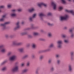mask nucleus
I'll return each instance as SVG.
<instances>
[{
    "label": "nucleus",
    "instance_id": "7ed1b4c3",
    "mask_svg": "<svg viewBox=\"0 0 74 74\" xmlns=\"http://www.w3.org/2000/svg\"><path fill=\"white\" fill-rule=\"evenodd\" d=\"M0 49H1V52H2V53L5 52V51H6V50L4 48L3 45L0 46Z\"/></svg>",
    "mask_w": 74,
    "mask_h": 74
},
{
    "label": "nucleus",
    "instance_id": "3c124183",
    "mask_svg": "<svg viewBox=\"0 0 74 74\" xmlns=\"http://www.w3.org/2000/svg\"><path fill=\"white\" fill-rule=\"evenodd\" d=\"M31 37V36L30 35L29 36V37Z\"/></svg>",
    "mask_w": 74,
    "mask_h": 74
},
{
    "label": "nucleus",
    "instance_id": "58836bf2",
    "mask_svg": "<svg viewBox=\"0 0 74 74\" xmlns=\"http://www.w3.org/2000/svg\"><path fill=\"white\" fill-rule=\"evenodd\" d=\"M71 37H74V34H73V33L71 34Z\"/></svg>",
    "mask_w": 74,
    "mask_h": 74
},
{
    "label": "nucleus",
    "instance_id": "79ce46f5",
    "mask_svg": "<svg viewBox=\"0 0 74 74\" xmlns=\"http://www.w3.org/2000/svg\"><path fill=\"white\" fill-rule=\"evenodd\" d=\"M12 12H15V10H12Z\"/></svg>",
    "mask_w": 74,
    "mask_h": 74
},
{
    "label": "nucleus",
    "instance_id": "37998d69",
    "mask_svg": "<svg viewBox=\"0 0 74 74\" xmlns=\"http://www.w3.org/2000/svg\"><path fill=\"white\" fill-rule=\"evenodd\" d=\"M24 65H25V64H24V63H22V64H21V66H24Z\"/></svg>",
    "mask_w": 74,
    "mask_h": 74
},
{
    "label": "nucleus",
    "instance_id": "09e8293b",
    "mask_svg": "<svg viewBox=\"0 0 74 74\" xmlns=\"http://www.w3.org/2000/svg\"><path fill=\"white\" fill-rule=\"evenodd\" d=\"M64 29H67V27H64Z\"/></svg>",
    "mask_w": 74,
    "mask_h": 74
},
{
    "label": "nucleus",
    "instance_id": "cd10ccee",
    "mask_svg": "<svg viewBox=\"0 0 74 74\" xmlns=\"http://www.w3.org/2000/svg\"><path fill=\"white\" fill-rule=\"evenodd\" d=\"M28 58V55H25L24 57V58Z\"/></svg>",
    "mask_w": 74,
    "mask_h": 74
},
{
    "label": "nucleus",
    "instance_id": "393cba45",
    "mask_svg": "<svg viewBox=\"0 0 74 74\" xmlns=\"http://www.w3.org/2000/svg\"><path fill=\"white\" fill-rule=\"evenodd\" d=\"M27 33L26 32L22 33H21V35H25V34H26Z\"/></svg>",
    "mask_w": 74,
    "mask_h": 74
},
{
    "label": "nucleus",
    "instance_id": "49530a36",
    "mask_svg": "<svg viewBox=\"0 0 74 74\" xmlns=\"http://www.w3.org/2000/svg\"><path fill=\"white\" fill-rule=\"evenodd\" d=\"M59 55H57L56 56V57H57V58H58V57H59Z\"/></svg>",
    "mask_w": 74,
    "mask_h": 74
},
{
    "label": "nucleus",
    "instance_id": "412c9836",
    "mask_svg": "<svg viewBox=\"0 0 74 74\" xmlns=\"http://www.w3.org/2000/svg\"><path fill=\"white\" fill-rule=\"evenodd\" d=\"M11 16H16V14H11Z\"/></svg>",
    "mask_w": 74,
    "mask_h": 74
},
{
    "label": "nucleus",
    "instance_id": "f3484780",
    "mask_svg": "<svg viewBox=\"0 0 74 74\" xmlns=\"http://www.w3.org/2000/svg\"><path fill=\"white\" fill-rule=\"evenodd\" d=\"M69 71H71L72 70V68H71V66L70 65L69 66Z\"/></svg>",
    "mask_w": 74,
    "mask_h": 74
},
{
    "label": "nucleus",
    "instance_id": "c9c22d12",
    "mask_svg": "<svg viewBox=\"0 0 74 74\" xmlns=\"http://www.w3.org/2000/svg\"><path fill=\"white\" fill-rule=\"evenodd\" d=\"M51 62H52V60H49V63H51Z\"/></svg>",
    "mask_w": 74,
    "mask_h": 74
},
{
    "label": "nucleus",
    "instance_id": "b1692460",
    "mask_svg": "<svg viewBox=\"0 0 74 74\" xmlns=\"http://www.w3.org/2000/svg\"><path fill=\"white\" fill-rule=\"evenodd\" d=\"M61 1H62V3L63 4H65L66 3V1L64 0H61Z\"/></svg>",
    "mask_w": 74,
    "mask_h": 74
},
{
    "label": "nucleus",
    "instance_id": "dca6fc26",
    "mask_svg": "<svg viewBox=\"0 0 74 74\" xmlns=\"http://www.w3.org/2000/svg\"><path fill=\"white\" fill-rule=\"evenodd\" d=\"M23 49H24L23 48H21L19 49V51L20 52H23Z\"/></svg>",
    "mask_w": 74,
    "mask_h": 74
},
{
    "label": "nucleus",
    "instance_id": "f03ea898",
    "mask_svg": "<svg viewBox=\"0 0 74 74\" xmlns=\"http://www.w3.org/2000/svg\"><path fill=\"white\" fill-rule=\"evenodd\" d=\"M10 23L9 22H6L4 24H1L0 25L1 26H3V29H5L6 28V27H5V26H6V25L7 24H9Z\"/></svg>",
    "mask_w": 74,
    "mask_h": 74
},
{
    "label": "nucleus",
    "instance_id": "4be33fe9",
    "mask_svg": "<svg viewBox=\"0 0 74 74\" xmlns=\"http://www.w3.org/2000/svg\"><path fill=\"white\" fill-rule=\"evenodd\" d=\"M34 36H37L38 35V33L37 32H34Z\"/></svg>",
    "mask_w": 74,
    "mask_h": 74
},
{
    "label": "nucleus",
    "instance_id": "f257e3e1",
    "mask_svg": "<svg viewBox=\"0 0 74 74\" xmlns=\"http://www.w3.org/2000/svg\"><path fill=\"white\" fill-rule=\"evenodd\" d=\"M62 40H59L57 42L58 47L60 48H62Z\"/></svg>",
    "mask_w": 74,
    "mask_h": 74
},
{
    "label": "nucleus",
    "instance_id": "f8f14e48",
    "mask_svg": "<svg viewBox=\"0 0 74 74\" xmlns=\"http://www.w3.org/2000/svg\"><path fill=\"white\" fill-rule=\"evenodd\" d=\"M36 14H34L33 15L32 18H29V20L30 21H32V19H33V18H35L36 17Z\"/></svg>",
    "mask_w": 74,
    "mask_h": 74
},
{
    "label": "nucleus",
    "instance_id": "aec40b11",
    "mask_svg": "<svg viewBox=\"0 0 74 74\" xmlns=\"http://www.w3.org/2000/svg\"><path fill=\"white\" fill-rule=\"evenodd\" d=\"M27 69H24L23 71V73H26V72H27Z\"/></svg>",
    "mask_w": 74,
    "mask_h": 74
},
{
    "label": "nucleus",
    "instance_id": "a18cd8bd",
    "mask_svg": "<svg viewBox=\"0 0 74 74\" xmlns=\"http://www.w3.org/2000/svg\"><path fill=\"white\" fill-rule=\"evenodd\" d=\"M53 68H52L51 69V71H53Z\"/></svg>",
    "mask_w": 74,
    "mask_h": 74
},
{
    "label": "nucleus",
    "instance_id": "c03bdc74",
    "mask_svg": "<svg viewBox=\"0 0 74 74\" xmlns=\"http://www.w3.org/2000/svg\"><path fill=\"white\" fill-rule=\"evenodd\" d=\"M21 10H22L21 9H18V11H19V12L21 11Z\"/></svg>",
    "mask_w": 74,
    "mask_h": 74
},
{
    "label": "nucleus",
    "instance_id": "72a5a7b5",
    "mask_svg": "<svg viewBox=\"0 0 74 74\" xmlns=\"http://www.w3.org/2000/svg\"><path fill=\"white\" fill-rule=\"evenodd\" d=\"M11 7V5H8V8H10Z\"/></svg>",
    "mask_w": 74,
    "mask_h": 74
},
{
    "label": "nucleus",
    "instance_id": "ea45409f",
    "mask_svg": "<svg viewBox=\"0 0 74 74\" xmlns=\"http://www.w3.org/2000/svg\"><path fill=\"white\" fill-rule=\"evenodd\" d=\"M52 15V14L51 13H49L48 14V15Z\"/></svg>",
    "mask_w": 74,
    "mask_h": 74
},
{
    "label": "nucleus",
    "instance_id": "473e14b6",
    "mask_svg": "<svg viewBox=\"0 0 74 74\" xmlns=\"http://www.w3.org/2000/svg\"><path fill=\"white\" fill-rule=\"evenodd\" d=\"M62 37L63 38H65L66 37V36L65 35H62Z\"/></svg>",
    "mask_w": 74,
    "mask_h": 74
},
{
    "label": "nucleus",
    "instance_id": "a19ab883",
    "mask_svg": "<svg viewBox=\"0 0 74 74\" xmlns=\"http://www.w3.org/2000/svg\"><path fill=\"white\" fill-rule=\"evenodd\" d=\"M73 31L72 29H71L69 30L70 32H72Z\"/></svg>",
    "mask_w": 74,
    "mask_h": 74
},
{
    "label": "nucleus",
    "instance_id": "9d476101",
    "mask_svg": "<svg viewBox=\"0 0 74 74\" xmlns=\"http://www.w3.org/2000/svg\"><path fill=\"white\" fill-rule=\"evenodd\" d=\"M21 43H17L16 42H14L13 43V45H21Z\"/></svg>",
    "mask_w": 74,
    "mask_h": 74
},
{
    "label": "nucleus",
    "instance_id": "0eeeda50",
    "mask_svg": "<svg viewBox=\"0 0 74 74\" xmlns=\"http://www.w3.org/2000/svg\"><path fill=\"white\" fill-rule=\"evenodd\" d=\"M51 5L53 6V9L54 10H55L56 8V3H55V2H52L51 3Z\"/></svg>",
    "mask_w": 74,
    "mask_h": 74
},
{
    "label": "nucleus",
    "instance_id": "5701e85b",
    "mask_svg": "<svg viewBox=\"0 0 74 74\" xmlns=\"http://www.w3.org/2000/svg\"><path fill=\"white\" fill-rule=\"evenodd\" d=\"M48 36H49V37H51V36H52V34H51V33H49L48 34Z\"/></svg>",
    "mask_w": 74,
    "mask_h": 74
},
{
    "label": "nucleus",
    "instance_id": "2f4dec72",
    "mask_svg": "<svg viewBox=\"0 0 74 74\" xmlns=\"http://www.w3.org/2000/svg\"><path fill=\"white\" fill-rule=\"evenodd\" d=\"M62 9H63V8L62 7H59V9L60 10H62Z\"/></svg>",
    "mask_w": 74,
    "mask_h": 74
},
{
    "label": "nucleus",
    "instance_id": "c85d7f7f",
    "mask_svg": "<svg viewBox=\"0 0 74 74\" xmlns=\"http://www.w3.org/2000/svg\"><path fill=\"white\" fill-rule=\"evenodd\" d=\"M12 53V52H10L8 53V56H9V55H11V54Z\"/></svg>",
    "mask_w": 74,
    "mask_h": 74
},
{
    "label": "nucleus",
    "instance_id": "bb28decb",
    "mask_svg": "<svg viewBox=\"0 0 74 74\" xmlns=\"http://www.w3.org/2000/svg\"><path fill=\"white\" fill-rule=\"evenodd\" d=\"M6 70V67H5L3 68L2 69V71H4V70Z\"/></svg>",
    "mask_w": 74,
    "mask_h": 74
},
{
    "label": "nucleus",
    "instance_id": "f704fd0d",
    "mask_svg": "<svg viewBox=\"0 0 74 74\" xmlns=\"http://www.w3.org/2000/svg\"><path fill=\"white\" fill-rule=\"evenodd\" d=\"M64 42L65 43H67L68 42V40H64Z\"/></svg>",
    "mask_w": 74,
    "mask_h": 74
},
{
    "label": "nucleus",
    "instance_id": "7c9ffc66",
    "mask_svg": "<svg viewBox=\"0 0 74 74\" xmlns=\"http://www.w3.org/2000/svg\"><path fill=\"white\" fill-rule=\"evenodd\" d=\"M60 62V60H57V64H59Z\"/></svg>",
    "mask_w": 74,
    "mask_h": 74
},
{
    "label": "nucleus",
    "instance_id": "8fccbe9b",
    "mask_svg": "<svg viewBox=\"0 0 74 74\" xmlns=\"http://www.w3.org/2000/svg\"><path fill=\"white\" fill-rule=\"evenodd\" d=\"M24 23V22H22V24H23V23Z\"/></svg>",
    "mask_w": 74,
    "mask_h": 74
},
{
    "label": "nucleus",
    "instance_id": "6e6d98bb",
    "mask_svg": "<svg viewBox=\"0 0 74 74\" xmlns=\"http://www.w3.org/2000/svg\"><path fill=\"white\" fill-rule=\"evenodd\" d=\"M36 73H37V71H36Z\"/></svg>",
    "mask_w": 74,
    "mask_h": 74
},
{
    "label": "nucleus",
    "instance_id": "6ab92c4d",
    "mask_svg": "<svg viewBox=\"0 0 74 74\" xmlns=\"http://www.w3.org/2000/svg\"><path fill=\"white\" fill-rule=\"evenodd\" d=\"M71 58L73 56V55H74V52H72L71 53Z\"/></svg>",
    "mask_w": 74,
    "mask_h": 74
},
{
    "label": "nucleus",
    "instance_id": "20e7f679",
    "mask_svg": "<svg viewBox=\"0 0 74 74\" xmlns=\"http://www.w3.org/2000/svg\"><path fill=\"white\" fill-rule=\"evenodd\" d=\"M60 18L61 21H63V20H66L67 19V18H68V16H67V15H66L64 17H61Z\"/></svg>",
    "mask_w": 74,
    "mask_h": 74
},
{
    "label": "nucleus",
    "instance_id": "9b49d317",
    "mask_svg": "<svg viewBox=\"0 0 74 74\" xmlns=\"http://www.w3.org/2000/svg\"><path fill=\"white\" fill-rule=\"evenodd\" d=\"M19 22H18L16 24L17 27L16 28H15V29H19V28L20 27V26H19Z\"/></svg>",
    "mask_w": 74,
    "mask_h": 74
},
{
    "label": "nucleus",
    "instance_id": "864d4df0",
    "mask_svg": "<svg viewBox=\"0 0 74 74\" xmlns=\"http://www.w3.org/2000/svg\"><path fill=\"white\" fill-rule=\"evenodd\" d=\"M4 62H3V64H4Z\"/></svg>",
    "mask_w": 74,
    "mask_h": 74
},
{
    "label": "nucleus",
    "instance_id": "e433bc0d",
    "mask_svg": "<svg viewBox=\"0 0 74 74\" xmlns=\"http://www.w3.org/2000/svg\"><path fill=\"white\" fill-rule=\"evenodd\" d=\"M30 64V62H28L27 63V66H29Z\"/></svg>",
    "mask_w": 74,
    "mask_h": 74
},
{
    "label": "nucleus",
    "instance_id": "c756f323",
    "mask_svg": "<svg viewBox=\"0 0 74 74\" xmlns=\"http://www.w3.org/2000/svg\"><path fill=\"white\" fill-rule=\"evenodd\" d=\"M44 58V56H41L40 57V59H43Z\"/></svg>",
    "mask_w": 74,
    "mask_h": 74
},
{
    "label": "nucleus",
    "instance_id": "a211bd4d",
    "mask_svg": "<svg viewBox=\"0 0 74 74\" xmlns=\"http://www.w3.org/2000/svg\"><path fill=\"white\" fill-rule=\"evenodd\" d=\"M39 15L40 16H44V14L42 13H40L39 14Z\"/></svg>",
    "mask_w": 74,
    "mask_h": 74
},
{
    "label": "nucleus",
    "instance_id": "1a4fd4ad",
    "mask_svg": "<svg viewBox=\"0 0 74 74\" xmlns=\"http://www.w3.org/2000/svg\"><path fill=\"white\" fill-rule=\"evenodd\" d=\"M65 11L67 12H69V13H71L72 14L74 15V11L73 10H66Z\"/></svg>",
    "mask_w": 74,
    "mask_h": 74
},
{
    "label": "nucleus",
    "instance_id": "6e6552de",
    "mask_svg": "<svg viewBox=\"0 0 74 74\" xmlns=\"http://www.w3.org/2000/svg\"><path fill=\"white\" fill-rule=\"evenodd\" d=\"M16 58V56H13L10 57V61H12V60H15V58Z\"/></svg>",
    "mask_w": 74,
    "mask_h": 74
},
{
    "label": "nucleus",
    "instance_id": "423d86ee",
    "mask_svg": "<svg viewBox=\"0 0 74 74\" xmlns=\"http://www.w3.org/2000/svg\"><path fill=\"white\" fill-rule=\"evenodd\" d=\"M18 70V67L17 66H15L12 69V71L13 72L16 71Z\"/></svg>",
    "mask_w": 74,
    "mask_h": 74
},
{
    "label": "nucleus",
    "instance_id": "2eb2a0df",
    "mask_svg": "<svg viewBox=\"0 0 74 74\" xmlns=\"http://www.w3.org/2000/svg\"><path fill=\"white\" fill-rule=\"evenodd\" d=\"M34 11V8L29 9V12H33V11Z\"/></svg>",
    "mask_w": 74,
    "mask_h": 74
},
{
    "label": "nucleus",
    "instance_id": "4c0bfd02",
    "mask_svg": "<svg viewBox=\"0 0 74 74\" xmlns=\"http://www.w3.org/2000/svg\"><path fill=\"white\" fill-rule=\"evenodd\" d=\"M48 25H49V26H52V24H50V23H48Z\"/></svg>",
    "mask_w": 74,
    "mask_h": 74
},
{
    "label": "nucleus",
    "instance_id": "4468645a",
    "mask_svg": "<svg viewBox=\"0 0 74 74\" xmlns=\"http://www.w3.org/2000/svg\"><path fill=\"white\" fill-rule=\"evenodd\" d=\"M53 46H54V45L53 44H51L49 46V48H52V47H53Z\"/></svg>",
    "mask_w": 74,
    "mask_h": 74
},
{
    "label": "nucleus",
    "instance_id": "603ef678",
    "mask_svg": "<svg viewBox=\"0 0 74 74\" xmlns=\"http://www.w3.org/2000/svg\"><path fill=\"white\" fill-rule=\"evenodd\" d=\"M68 0V1H70L71 0Z\"/></svg>",
    "mask_w": 74,
    "mask_h": 74
},
{
    "label": "nucleus",
    "instance_id": "39448f33",
    "mask_svg": "<svg viewBox=\"0 0 74 74\" xmlns=\"http://www.w3.org/2000/svg\"><path fill=\"white\" fill-rule=\"evenodd\" d=\"M38 5L39 7H41L42 6H43L44 7H46L47 6V5L43 3H38Z\"/></svg>",
    "mask_w": 74,
    "mask_h": 74
},
{
    "label": "nucleus",
    "instance_id": "a878e982",
    "mask_svg": "<svg viewBox=\"0 0 74 74\" xmlns=\"http://www.w3.org/2000/svg\"><path fill=\"white\" fill-rule=\"evenodd\" d=\"M36 44H33L32 45V47L34 48H35L36 47Z\"/></svg>",
    "mask_w": 74,
    "mask_h": 74
},
{
    "label": "nucleus",
    "instance_id": "ddd939ff",
    "mask_svg": "<svg viewBox=\"0 0 74 74\" xmlns=\"http://www.w3.org/2000/svg\"><path fill=\"white\" fill-rule=\"evenodd\" d=\"M5 17V15H4L3 16L2 18L0 19V21H3L4 20V18Z\"/></svg>",
    "mask_w": 74,
    "mask_h": 74
},
{
    "label": "nucleus",
    "instance_id": "5fc2aeb1",
    "mask_svg": "<svg viewBox=\"0 0 74 74\" xmlns=\"http://www.w3.org/2000/svg\"><path fill=\"white\" fill-rule=\"evenodd\" d=\"M49 50H48L47 51H49Z\"/></svg>",
    "mask_w": 74,
    "mask_h": 74
},
{
    "label": "nucleus",
    "instance_id": "de8ad7c7",
    "mask_svg": "<svg viewBox=\"0 0 74 74\" xmlns=\"http://www.w3.org/2000/svg\"><path fill=\"white\" fill-rule=\"evenodd\" d=\"M7 38L8 37V35H6L5 36Z\"/></svg>",
    "mask_w": 74,
    "mask_h": 74
}]
</instances>
